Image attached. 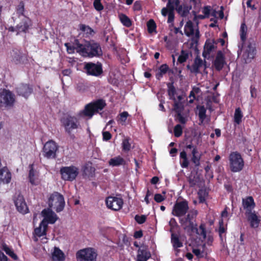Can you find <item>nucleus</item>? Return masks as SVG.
Returning a JSON list of instances; mask_svg holds the SVG:
<instances>
[{
  "instance_id": "obj_25",
  "label": "nucleus",
  "mask_w": 261,
  "mask_h": 261,
  "mask_svg": "<svg viewBox=\"0 0 261 261\" xmlns=\"http://www.w3.org/2000/svg\"><path fill=\"white\" fill-rule=\"evenodd\" d=\"M15 206L18 211L22 214H26L28 212V206L22 196H19L15 201Z\"/></svg>"
},
{
  "instance_id": "obj_18",
  "label": "nucleus",
  "mask_w": 261,
  "mask_h": 261,
  "mask_svg": "<svg viewBox=\"0 0 261 261\" xmlns=\"http://www.w3.org/2000/svg\"><path fill=\"white\" fill-rule=\"evenodd\" d=\"M33 89L27 84H21L16 88V92L20 95L27 98L32 93Z\"/></svg>"
},
{
  "instance_id": "obj_28",
  "label": "nucleus",
  "mask_w": 261,
  "mask_h": 261,
  "mask_svg": "<svg viewBox=\"0 0 261 261\" xmlns=\"http://www.w3.org/2000/svg\"><path fill=\"white\" fill-rule=\"evenodd\" d=\"M47 227V223L45 221H42L39 227L34 230V233L37 236L40 237L46 234V231Z\"/></svg>"
},
{
  "instance_id": "obj_8",
  "label": "nucleus",
  "mask_w": 261,
  "mask_h": 261,
  "mask_svg": "<svg viewBox=\"0 0 261 261\" xmlns=\"http://www.w3.org/2000/svg\"><path fill=\"white\" fill-rule=\"evenodd\" d=\"M189 207L187 201L184 200L177 201L174 205L172 214L173 216L179 217V219L184 218L185 215L189 213Z\"/></svg>"
},
{
  "instance_id": "obj_23",
  "label": "nucleus",
  "mask_w": 261,
  "mask_h": 261,
  "mask_svg": "<svg viewBox=\"0 0 261 261\" xmlns=\"http://www.w3.org/2000/svg\"><path fill=\"white\" fill-rule=\"evenodd\" d=\"M11 179V174L7 167L0 169V184H8Z\"/></svg>"
},
{
  "instance_id": "obj_48",
  "label": "nucleus",
  "mask_w": 261,
  "mask_h": 261,
  "mask_svg": "<svg viewBox=\"0 0 261 261\" xmlns=\"http://www.w3.org/2000/svg\"><path fill=\"white\" fill-rule=\"evenodd\" d=\"M122 145L123 150L125 151H128L129 150H130L131 148V145L129 142V139H124L122 141Z\"/></svg>"
},
{
  "instance_id": "obj_47",
  "label": "nucleus",
  "mask_w": 261,
  "mask_h": 261,
  "mask_svg": "<svg viewBox=\"0 0 261 261\" xmlns=\"http://www.w3.org/2000/svg\"><path fill=\"white\" fill-rule=\"evenodd\" d=\"M174 111L177 114H180L183 109L182 103L181 102H177V100L174 101Z\"/></svg>"
},
{
  "instance_id": "obj_27",
  "label": "nucleus",
  "mask_w": 261,
  "mask_h": 261,
  "mask_svg": "<svg viewBox=\"0 0 261 261\" xmlns=\"http://www.w3.org/2000/svg\"><path fill=\"white\" fill-rule=\"evenodd\" d=\"M65 46L66 47L67 51L69 54H72L74 52V50H76V52L79 53L82 55V50H80L78 46H82V43L80 42L79 40L76 39L74 40L73 45H70L69 43H66Z\"/></svg>"
},
{
  "instance_id": "obj_36",
  "label": "nucleus",
  "mask_w": 261,
  "mask_h": 261,
  "mask_svg": "<svg viewBox=\"0 0 261 261\" xmlns=\"http://www.w3.org/2000/svg\"><path fill=\"white\" fill-rule=\"evenodd\" d=\"M161 13L163 16H166L168 15V23H171L173 21L174 18V11H169L167 8H163L161 10Z\"/></svg>"
},
{
  "instance_id": "obj_32",
  "label": "nucleus",
  "mask_w": 261,
  "mask_h": 261,
  "mask_svg": "<svg viewBox=\"0 0 261 261\" xmlns=\"http://www.w3.org/2000/svg\"><path fill=\"white\" fill-rule=\"evenodd\" d=\"M30 172H29V179L30 182L32 185H37L39 182L38 179V172L33 169V165L31 164L29 166Z\"/></svg>"
},
{
  "instance_id": "obj_60",
  "label": "nucleus",
  "mask_w": 261,
  "mask_h": 261,
  "mask_svg": "<svg viewBox=\"0 0 261 261\" xmlns=\"http://www.w3.org/2000/svg\"><path fill=\"white\" fill-rule=\"evenodd\" d=\"M168 69L169 67L167 64H163L160 67L159 70L162 73L164 74L167 72Z\"/></svg>"
},
{
  "instance_id": "obj_1",
  "label": "nucleus",
  "mask_w": 261,
  "mask_h": 261,
  "mask_svg": "<svg viewBox=\"0 0 261 261\" xmlns=\"http://www.w3.org/2000/svg\"><path fill=\"white\" fill-rule=\"evenodd\" d=\"M197 215V211L195 210H190L188 214L184 218H181L179 220V223L182 228L189 235L196 231L197 234L202 237L203 239L206 238V230L204 225L201 224L197 228L194 220Z\"/></svg>"
},
{
  "instance_id": "obj_37",
  "label": "nucleus",
  "mask_w": 261,
  "mask_h": 261,
  "mask_svg": "<svg viewBox=\"0 0 261 261\" xmlns=\"http://www.w3.org/2000/svg\"><path fill=\"white\" fill-rule=\"evenodd\" d=\"M203 64L202 60L198 58H196L194 60V63L192 65L191 71L193 72L198 73L199 68L202 67Z\"/></svg>"
},
{
  "instance_id": "obj_19",
  "label": "nucleus",
  "mask_w": 261,
  "mask_h": 261,
  "mask_svg": "<svg viewBox=\"0 0 261 261\" xmlns=\"http://www.w3.org/2000/svg\"><path fill=\"white\" fill-rule=\"evenodd\" d=\"M226 64V62L224 54L221 50L218 51L214 62L215 68L218 71H220Z\"/></svg>"
},
{
  "instance_id": "obj_49",
  "label": "nucleus",
  "mask_w": 261,
  "mask_h": 261,
  "mask_svg": "<svg viewBox=\"0 0 261 261\" xmlns=\"http://www.w3.org/2000/svg\"><path fill=\"white\" fill-rule=\"evenodd\" d=\"M80 29L82 31L86 32L88 34L92 35L94 34L93 30L90 27L85 24H81Z\"/></svg>"
},
{
  "instance_id": "obj_11",
  "label": "nucleus",
  "mask_w": 261,
  "mask_h": 261,
  "mask_svg": "<svg viewBox=\"0 0 261 261\" xmlns=\"http://www.w3.org/2000/svg\"><path fill=\"white\" fill-rule=\"evenodd\" d=\"M58 146L53 140L45 143L43 148V155L47 159H54L56 156V152Z\"/></svg>"
},
{
  "instance_id": "obj_10",
  "label": "nucleus",
  "mask_w": 261,
  "mask_h": 261,
  "mask_svg": "<svg viewBox=\"0 0 261 261\" xmlns=\"http://www.w3.org/2000/svg\"><path fill=\"white\" fill-rule=\"evenodd\" d=\"M79 168L74 166L63 167L60 169L62 178L64 180L72 181L79 174Z\"/></svg>"
},
{
  "instance_id": "obj_7",
  "label": "nucleus",
  "mask_w": 261,
  "mask_h": 261,
  "mask_svg": "<svg viewBox=\"0 0 261 261\" xmlns=\"http://www.w3.org/2000/svg\"><path fill=\"white\" fill-rule=\"evenodd\" d=\"M48 205L50 207L55 209L57 212H61L65 206L63 196L58 192H54L49 198Z\"/></svg>"
},
{
  "instance_id": "obj_55",
  "label": "nucleus",
  "mask_w": 261,
  "mask_h": 261,
  "mask_svg": "<svg viewBox=\"0 0 261 261\" xmlns=\"http://www.w3.org/2000/svg\"><path fill=\"white\" fill-rule=\"evenodd\" d=\"M211 10V7L209 6H204L202 9V12L204 14L206 18L209 17Z\"/></svg>"
},
{
  "instance_id": "obj_14",
  "label": "nucleus",
  "mask_w": 261,
  "mask_h": 261,
  "mask_svg": "<svg viewBox=\"0 0 261 261\" xmlns=\"http://www.w3.org/2000/svg\"><path fill=\"white\" fill-rule=\"evenodd\" d=\"M85 69L88 74L98 76L102 72V65L101 63H88L85 65Z\"/></svg>"
},
{
  "instance_id": "obj_58",
  "label": "nucleus",
  "mask_w": 261,
  "mask_h": 261,
  "mask_svg": "<svg viewBox=\"0 0 261 261\" xmlns=\"http://www.w3.org/2000/svg\"><path fill=\"white\" fill-rule=\"evenodd\" d=\"M102 137L104 141H108L112 138L111 134L108 131L102 132Z\"/></svg>"
},
{
  "instance_id": "obj_43",
  "label": "nucleus",
  "mask_w": 261,
  "mask_h": 261,
  "mask_svg": "<svg viewBox=\"0 0 261 261\" xmlns=\"http://www.w3.org/2000/svg\"><path fill=\"white\" fill-rule=\"evenodd\" d=\"M168 93L170 99L173 100V101L176 100V99L175 98V94L176 93V92L174 87L173 85L168 84Z\"/></svg>"
},
{
  "instance_id": "obj_56",
  "label": "nucleus",
  "mask_w": 261,
  "mask_h": 261,
  "mask_svg": "<svg viewBox=\"0 0 261 261\" xmlns=\"http://www.w3.org/2000/svg\"><path fill=\"white\" fill-rule=\"evenodd\" d=\"M128 116V113L125 111L121 113L120 114V117L119 120L121 122L122 124H123L125 122Z\"/></svg>"
},
{
  "instance_id": "obj_12",
  "label": "nucleus",
  "mask_w": 261,
  "mask_h": 261,
  "mask_svg": "<svg viewBox=\"0 0 261 261\" xmlns=\"http://www.w3.org/2000/svg\"><path fill=\"white\" fill-rule=\"evenodd\" d=\"M106 203L109 208L117 211L122 208L123 201L120 197L109 196L106 199Z\"/></svg>"
},
{
  "instance_id": "obj_16",
  "label": "nucleus",
  "mask_w": 261,
  "mask_h": 261,
  "mask_svg": "<svg viewBox=\"0 0 261 261\" xmlns=\"http://www.w3.org/2000/svg\"><path fill=\"white\" fill-rule=\"evenodd\" d=\"M20 19L21 22L16 26L17 35L21 32L26 33L32 25V21L29 17L24 16Z\"/></svg>"
},
{
  "instance_id": "obj_63",
  "label": "nucleus",
  "mask_w": 261,
  "mask_h": 261,
  "mask_svg": "<svg viewBox=\"0 0 261 261\" xmlns=\"http://www.w3.org/2000/svg\"><path fill=\"white\" fill-rule=\"evenodd\" d=\"M143 236V232L141 230L137 231L134 233V237L136 239L140 238Z\"/></svg>"
},
{
  "instance_id": "obj_17",
  "label": "nucleus",
  "mask_w": 261,
  "mask_h": 261,
  "mask_svg": "<svg viewBox=\"0 0 261 261\" xmlns=\"http://www.w3.org/2000/svg\"><path fill=\"white\" fill-rule=\"evenodd\" d=\"M41 214L44 217L42 221H45L47 224H54L58 219L57 215L50 208L43 210Z\"/></svg>"
},
{
  "instance_id": "obj_57",
  "label": "nucleus",
  "mask_w": 261,
  "mask_h": 261,
  "mask_svg": "<svg viewBox=\"0 0 261 261\" xmlns=\"http://www.w3.org/2000/svg\"><path fill=\"white\" fill-rule=\"evenodd\" d=\"M154 200L158 203L161 202L165 199V197L161 194H156L154 197Z\"/></svg>"
},
{
  "instance_id": "obj_54",
  "label": "nucleus",
  "mask_w": 261,
  "mask_h": 261,
  "mask_svg": "<svg viewBox=\"0 0 261 261\" xmlns=\"http://www.w3.org/2000/svg\"><path fill=\"white\" fill-rule=\"evenodd\" d=\"M101 0H94L93 3V6L94 8L98 11L102 10L103 9V7L101 3Z\"/></svg>"
},
{
  "instance_id": "obj_38",
  "label": "nucleus",
  "mask_w": 261,
  "mask_h": 261,
  "mask_svg": "<svg viewBox=\"0 0 261 261\" xmlns=\"http://www.w3.org/2000/svg\"><path fill=\"white\" fill-rule=\"evenodd\" d=\"M171 241L174 248H180L182 246V243L179 241L178 235L175 233H172Z\"/></svg>"
},
{
  "instance_id": "obj_53",
  "label": "nucleus",
  "mask_w": 261,
  "mask_h": 261,
  "mask_svg": "<svg viewBox=\"0 0 261 261\" xmlns=\"http://www.w3.org/2000/svg\"><path fill=\"white\" fill-rule=\"evenodd\" d=\"M135 219L139 224H143L146 220V216L145 215H137L135 216Z\"/></svg>"
},
{
  "instance_id": "obj_20",
  "label": "nucleus",
  "mask_w": 261,
  "mask_h": 261,
  "mask_svg": "<svg viewBox=\"0 0 261 261\" xmlns=\"http://www.w3.org/2000/svg\"><path fill=\"white\" fill-rule=\"evenodd\" d=\"M217 48V42L215 40H207L205 43L203 56L206 58L207 56L214 51Z\"/></svg>"
},
{
  "instance_id": "obj_41",
  "label": "nucleus",
  "mask_w": 261,
  "mask_h": 261,
  "mask_svg": "<svg viewBox=\"0 0 261 261\" xmlns=\"http://www.w3.org/2000/svg\"><path fill=\"white\" fill-rule=\"evenodd\" d=\"M243 115L240 108L236 109L234 115V121L237 124H239L242 121Z\"/></svg>"
},
{
  "instance_id": "obj_33",
  "label": "nucleus",
  "mask_w": 261,
  "mask_h": 261,
  "mask_svg": "<svg viewBox=\"0 0 261 261\" xmlns=\"http://www.w3.org/2000/svg\"><path fill=\"white\" fill-rule=\"evenodd\" d=\"M180 166L182 168H187L189 165V161L188 159L187 152L185 150L180 152L179 154Z\"/></svg>"
},
{
  "instance_id": "obj_31",
  "label": "nucleus",
  "mask_w": 261,
  "mask_h": 261,
  "mask_svg": "<svg viewBox=\"0 0 261 261\" xmlns=\"http://www.w3.org/2000/svg\"><path fill=\"white\" fill-rule=\"evenodd\" d=\"M191 161L195 167H199L200 165V159L201 155L199 153L197 148H194L191 152Z\"/></svg>"
},
{
  "instance_id": "obj_3",
  "label": "nucleus",
  "mask_w": 261,
  "mask_h": 261,
  "mask_svg": "<svg viewBox=\"0 0 261 261\" xmlns=\"http://www.w3.org/2000/svg\"><path fill=\"white\" fill-rule=\"evenodd\" d=\"M78 46L80 50L82 49V56L85 57H99L102 54L100 44L94 40L85 41Z\"/></svg>"
},
{
  "instance_id": "obj_15",
  "label": "nucleus",
  "mask_w": 261,
  "mask_h": 261,
  "mask_svg": "<svg viewBox=\"0 0 261 261\" xmlns=\"http://www.w3.org/2000/svg\"><path fill=\"white\" fill-rule=\"evenodd\" d=\"M185 33L188 37H192L194 41H197L199 38V31L197 29L195 32L193 22L191 20L187 22L185 26Z\"/></svg>"
},
{
  "instance_id": "obj_62",
  "label": "nucleus",
  "mask_w": 261,
  "mask_h": 261,
  "mask_svg": "<svg viewBox=\"0 0 261 261\" xmlns=\"http://www.w3.org/2000/svg\"><path fill=\"white\" fill-rule=\"evenodd\" d=\"M177 117L178 119V121L181 123L185 124L186 123L187 120V119L185 117H184L182 115H181V113L177 114Z\"/></svg>"
},
{
  "instance_id": "obj_40",
  "label": "nucleus",
  "mask_w": 261,
  "mask_h": 261,
  "mask_svg": "<svg viewBox=\"0 0 261 261\" xmlns=\"http://www.w3.org/2000/svg\"><path fill=\"white\" fill-rule=\"evenodd\" d=\"M179 5V0H168L166 7L169 11H174L175 7L177 8Z\"/></svg>"
},
{
  "instance_id": "obj_26",
  "label": "nucleus",
  "mask_w": 261,
  "mask_h": 261,
  "mask_svg": "<svg viewBox=\"0 0 261 261\" xmlns=\"http://www.w3.org/2000/svg\"><path fill=\"white\" fill-rule=\"evenodd\" d=\"M246 215L247 217L248 221L250 223V227L253 228H257L259 226L260 219L255 214V211L247 214Z\"/></svg>"
},
{
  "instance_id": "obj_34",
  "label": "nucleus",
  "mask_w": 261,
  "mask_h": 261,
  "mask_svg": "<svg viewBox=\"0 0 261 261\" xmlns=\"http://www.w3.org/2000/svg\"><path fill=\"white\" fill-rule=\"evenodd\" d=\"M15 12L17 16L20 19L26 16L25 15L24 4L23 2H20L15 8Z\"/></svg>"
},
{
  "instance_id": "obj_30",
  "label": "nucleus",
  "mask_w": 261,
  "mask_h": 261,
  "mask_svg": "<svg viewBox=\"0 0 261 261\" xmlns=\"http://www.w3.org/2000/svg\"><path fill=\"white\" fill-rule=\"evenodd\" d=\"M126 164L125 161L123 158L120 155L115 156L111 159L109 161V165L112 167L119 166L121 165H125Z\"/></svg>"
},
{
  "instance_id": "obj_5",
  "label": "nucleus",
  "mask_w": 261,
  "mask_h": 261,
  "mask_svg": "<svg viewBox=\"0 0 261 261\" xmlns=\"http://www.w3.org/2000/svg\"><path fill=\"white\" fill-rule=\"evenodd\" d=\"M61 122L65 132L69 135H71L74 129H77L80 127V123L75 116H65L61 119Z\"/></svg>"
},
{
  "instance_id": "obj_46",
  "label": "nucleus",
  "mask_w": 261,
  "mask_h": 261,
  "mask_svg": "<svg viewBox=\"0 0 261 261\" xmlns=\"http://www.w3.org/2000/svg\"><path fill=\"white\" fill-rule=\"evenodd\" d=\"M148 31L149 33H152L155 31L156 24L153 19H150L147 24Z\"/></svg>"
},
{
  "instance_id": "obj_24",
  "label": "nucleus",
  "mask_w": 261,
  "mask_h": 261,
  "mask_svg": "<svg viewBox=\"0 0 261 261\" xmlns=\"http://www.w3.org/2000/svg\"><path fill=\"white\" fill-rule=\"evenodd\" d=\"M255 55V48L251 44L248 45L243 53V57L245 62H248L252 59Z\"/></svg>"
},
{
  "instance_id": "obj_9",
  "label": "nucleus",
  "mask_w": 261,
  "mask_h": 261,
  "mask_svg": "<svg viewBox=\"0 0 261 261\" xmlns=\"http://www.w3.org/2000/svg\"><path fill=\"white\" fill-rule=\"evenodd\" d=\"M96 256V252L91 248L81 249L76 253L77 261H94Z\"/></svg>"
},
{
  "instance_id": "obj_6",
  "label": "nucleus",
  "mask_w": 261,
  "mask_h": 261,
  "mask_svg": "<svg viewBox=\"0 0 261 261\" xmlns=\"http://www.w3.org/2000/svg\"><path fill=\"white\" fill-rule=\"evenodd\" d=\"M230 170L233 172L241 171L244 166V163L241 154L237 152H231L229 156Z\"/></svg>"
},
{
  "instance_id": "obj_39",
  "label": "nucleus",
  "mask_w": 261,
  "mask_h": 261,
  "mask_svg": "<svg viewBox=\"0 0 261 261\" xmlns=\"http://www.w3.org/2000/svg\"><path fill=\"white\" fill-rule=\"evenodd\" d=\"M119 18L121 22L126 27H130L132 25L131 20L125 14H120L119 15Z\"/></svg>"
},
{
  "instance_id": "obj_22",
  "label": "nucleus",
  "mask_w": 261,
  "mask_h": 261,
  "mask_svg": "<svg viewBox=\"0 0 261 261\" xmlns=\"http://www.w3.org/2000/svg\"><path fill=\"white\" fill-rule=\"evenodd\" d=\"M151 256L150 252L145 246H141L138 250L136 261H147Z\"/></svg>"
},
{
  "instance_id": "obj_50",
  "label": "nucleus",
  "mask_w": 261,
  "mask_h": 261,
  "mask_svg": "<svg viewBox=\"0 0 261 261\" xmlns=\"http://www.w3.org/2000/svg\"><path fill=\"white\" fill-rule=\"evenodd\" d=\"M4 250L5 251L6 254L9 255L10 256H11L12 258L14 259H17V255L14 253L13 250H12L10 248H9L7 246H4Z\"/></svg>"
},
{
  "instance_id": "obj_13",
  "label": "nucleus",
  "mask_w": 261,
  "mask_h": 261,
  "mask_svg": "<svg viewBox=\"0 0 261 261\" xmlns=\"http://www.w3.org/2000/svg\"><path fill=\"white\" fill-rule=\"evenodd\" d=\"M10 60L15 64H25L28 60L26 56L17 49H14L10 53Z\"/></svg>"
},
{
  "instance_id": "obj_61",
  "label": "nucleus",
  "mask_w": 261,
  "mask_h": 261,
  "mask_svg": "<svg viewBox=\"0 0 261 261\" xmlns=\"http://www.w3.org/2000/svg\"><path fill=\"white\" fill-rule=\"evenodd\" d=\"M223 222L222 220H221V221L219 222L220 227H219V232L220 236H221V234L222 233H224L225 231V229L223 226Z\"/></svg>"
},
{
  "instance_id": "obj_2",
  "label": "nucleus",
  "mask_w": 261,
  "mask_h": 261,
  "mask_svg": "<svg viewBox=\"0 0 261 261\" xmlns=\"http://www.w3.org/2000/svg\"><path fill=\"white\" fill-rule=\"evenodd\" d=\"M106 106L104 100L98 99L86 105L84 109L78 113L77 116L79 118L87 117L91 119L95 113L101 111Z\"/></svg>"
},
{
  "instance_id": "obj_42",
  "label": "nucleus",
  "mask_w": 261,
  "mask_h": 261,
  "mask_svg": "<svg viewBox=\"0 0 261 261\" xmlns=\"http://www.w3.org/2000/svg\"><path fill=\"white\" fill-rule=\"evenodd\" d=\"M206 109L204 106H200L198 108V116L200 123L199 124H203L205 118H206Z\"/></svg>"
},
{
  "instance_id": "obj_21",
  "label": "nucleus",
  "mask_w": 261,
  "mask_h": 261,
  "mask_svg": "<svg viewBox=\"0 0 261 261\" xmlns=\"http://www.w3.org/2000/svg\"><path fill=\"white\" fill-rule=\"evenodd\" d=\"M243 207L246 210L245 214L253 212L255 207V203L253 198L251 196L243 198L242 200Z\"/></svg>"
},
{
  "instance_id": "obj_35",
  "label": "nucleus",
  "mask_w": 261,
  "mask_h": 261,
  "mask_svg": "<svg viewBox=\"0 0 261 261\" xmlns=\"http://www.w3.org/2000/svg\"><path fill=\"white\" fill-rule=\"evenodd\" d=\"M191 8V6H188L187 5H180L176 8V9L179 15L182 17H185L188 15Z\"/></svg>"
},
{
  "instance_id": "obj_51",
  "label": "nucleus",
  "mask_w": 261,
  "mask_h": 261,
  "mask_svg": "<svg viewBox=\"0 0 261 261\" xmlns=\"http://www.w3.org/2000/svg\"><path fill=\"white\" fill-rule=\"evenodd\" d=\"M174 136L176 137H180L182 133V127L180 124H177L174 128Z\"/></svg>"
},
{
  "instance_id": "obj_44",
  "label": "nucleus",
  "mask_w": 261,
  "mask_h": 261,
  "mask_svg": "<svg viewBox=\"0 0 261 261\" xmlns=\"http://www.w3.org/2000/svg\"><path fill=\"white\" fill-rule=\"evenodd\" d=\"M247 31V26L245 23H242L240 29V37L243 41H244L246 39Z\"/></svg>"
},
{
  "instance_id": "obj_29",
  "label": "nucleus",
  "mask_w": 261,
  "mask_h": 261,
  "mask_svg": "<svg viewBox=\"0 0 261 261\" xmlns=\"http://www.w3.org/2000/svg\"><path fill=\"white\" fill-rule=\"evenodd\" d=\"M52 259L53 261H64V253L58 247H55L52 253Z\"/></svg>"
},
{
  "instance_id": "obj_4",
  "label": "nucleus",
  "mask_w": 261,
  "mask_h": 261,
  "mask_svg": "<svg viewBox=\"0 0 261 261\" xmlns=\"http://www.w3.org/2000/svg\"><path fill=\"white\" fill-rule=\"evenodd\" d=\"M15 96L10 90L3 89L0 92V107L9 109L14 106Z\"/></svg>"
},
{
  "instance_id": "obj_64",
  "label": "nucleus",
  "mask_w": 261,
  "mask_h": 261,
  "mask_svg": "<svg viewBox=\"0 0 261 261\" xmlns=\"http://www.w3.org/2000/svg\"><path fill=\"white\" fill-rule=\"evenodd\" d=\"M134 8L135 10H140L141 8V5L139 2H136L134 5Z\"/></svg>"
},
{
  "instance_id": "obj_59",
  "label": "nucleus",
  "mask_w": 261,
  "mask_h": 261,
  "mask_svg": "<svg viewBox=\"0 0 261 261\" xmlns=\"http://www.w3.org/2000/svg\"><path fill=\"white\" fill-rule=\"evenodd\" d=\"M192 12L194 15L193 20L197 23H198V22L197 21V19H203L204 18H206V17L204 15H197L195 11H193Z\"/></svg>"
},
{
  "instance_id": "obj_52",
  "label": "nucleus",
  "mask_w": 261,
  "mask_h": 261,
  "mask_svg": "<svg viewBox=\"0 0 261 261\" xmlns=\"http://www.w3.org/2000/svg\"><path fill=\"white\" fill-rule=\"evenodd\" d=\"M199 181L198 176H190L189 178V182L190 187H194L196 186Z\"/></svg>"
},
{
  "instance_id": "obj_45",
  "label": "nucleus",
  "mask_w": 261,
  "mask_h": 261,
  "mask_svg": "<svg viewBox=\"0 0 261 261\" xmlns=\"http://www.w3.org/2000/svg\"><path fill=\"white\" fill-rule=\"evenodd\" d=\"M189 57V54L186 50H181L180 55L179 56L177 61L180 63L185 62Z\"/></svg>"
}]
</instances>
